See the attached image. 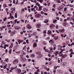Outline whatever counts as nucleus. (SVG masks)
Masks as SVG:
<instances>
[{"label":"nucleus","instance_id":"dca6fc26","mask_svg":"<svg viewBox=\"0 0 74 74\" xmlns=\"http://www.w3.org/2000/svg\"><path fill=\"white\" fill-rule=\"evenodd\" d=\"M55 40H57L59 38V37L58 36H55L54 37Z\"/></svg>","mask_w":74,"mask_h":74},{"label":"nucleus","instance_id":"5701e85b","mask_svg":"<svg viewBox=\"0 0 74 74\" xmlns=\"http://www.w3.org/2000/svg\"><path fill=\"white\" fill-rule=\"evenodd\" d=\"M18 42H23V40H21V39H18Z\"/></svg>","mask_w":74,"mask_h":74},{"label":"nucleus","instance_id":"9d476101","mask_svg":"<svg viewBox=\"0 0 74 74\" xmlns=\"http://www.w3.org/2000/svg\"><path fill=\"white\" fill-rule=\"evenodd\" d=\"M73 54L74 55V52H71V53L69 54V55L70 56V58H72L73 57Z\"/></svg>","mask_w":74,"mask_h":74},{"label":"nucleus","instance_id":"e433bc0d","mask_svg":"<svg viewBox=\"0 0 74 74\" xmlns=\"http://www.w3.org/2000/svg\"><path fill=\"white\" fill-rule=\"evenodd\" d=\"M11 52H12V50L11 49H10L9 51V53L10 54L11 53Z\"/></svg>","mask_w":74,"mask_h":74},{"label":"nucleus","instance_id":"7ed1b4c3","mask_svg":"<svg viewBox=\"0 0 74 74\" xmlns=\"http://www.w3.org/2000/svg\"><path fill=\"white\" fill-rule=\"evenodd\" d=\"M18 60H17V59H16L14 61L13 64H17L18 63Z\"/></svg>","mask_w":74,"mask_h":74},{"label":"nucleus","instance_id":"ddd939ff","mask_svg":"<svg viewBox=\"0 0 74 74\" xmlns=\"http://www.w3.org/2000/svg\"><path fill=\"white\" fill-rule=\"evenodd\" d=\"M14 45V43H11V45L9 47V48L10 49H11L13 47V45Z\"/></svg>","mask_w":74,"mask_h":74},{"label":"nucleus","instance_id":"4d7b16f0","mask_svg":"<svg viewBox=\"0 0 74 74\" xmlns=\"http://www.w3.org/2000/svg\"><path fill=\"white\" fill-rule=\"evenodd\" d=\"M17 19L14 20V22H15V24L16 23V22H17Z\"/></svg>","mask_w":74,"mask_h":74},{"label":"nucleus","instance_id":"680f3d73","mask_svg":"<svg viewBox=\"0 0 74 74\" xmlns=\"http://www.w3.org/2000/svg\"><path fill=\"white\" fill-rule=\"evenodd\" d=\"M8 32L9 33H10L11 32V30H10L9 31H8Z\"/></svg>","mask_w":74,"mask_h":74},{"label":"nucleus","instance_id":"cd10ccee","mask_svg":"<svg viewBox=\"0 0 74 74\" xmlns=\"http://www.w3.org/2000/svg\"><path fill=\"white\" fill-rule=\"evenodd\" d=\"M7 64H5L3 67V68L4 69H5L6 68H7Z\"/></svg>","mask_w":74,"mask_h":74},{"label":"nucleus","instance_id":"bb28decb","mask_svg":"<svg viewBox=\"0 0 74 74\" xmlns=\"http://www.w3.org/2000/svg\"><path fill=\"white\" fill-rule=\"evenodd\" d=\"M18 73H21V70L18 69L17 70Z\"/></svg>","mask_w":74,"mask_h":74},{"label":"nucleus","instance_id":"f8f14e48","mask_svg":"<svg viewBox=\"0 0 74 74\" xmlns=\"http://www.w3.org/2000/svg\"><path fill=\"white\" fill-rule=\"evenodd\" d=\"M49 43H51V44H53V43L54 42V41L53 40H50L49 41Z\"/></svg>","mask_w":74,"mask_h":74},{"label":"nucleus","instance_id":"6ab92c4d","mask_svg":"<svg viewBox=\"0 0 74 74\" xmlns=\"http://www.w3.org/2000/svg\"><path fill=\"white\" fill-rule=\"evenodd\" d=\"M37 47V43L36 42L34 43L33 46V48Z\"/></svg>","mask_w":74,"mask_h":74},{"label":"nucleus","instance_id":"58836bf2","mask_svg":"<svg viewBox=\"0 0 74 74\" xmlns=\"http://www.w3.org/2000/svg\"><path fill=\"white\" fill-rule=\"evenodd\" d=\"M26 42L27 43V44H29V40L27 39L26 40Z\"/></svg>","mask_w":74,"mask_h":74},{"label":"nucleus","instance_id":"09e8293b","mask_svg":"<svg viewBox=\"0 0 74 74\" xmlns=\"http://www.w3.org/2000/svg\"><path fill=\"white\" fill-rule=\"evenodd\" d=\"M55 14L57 16H58L59 15V14L58 13L56 12L55 13Z\"/></svg>","mask_w":74,"mask_h":74},{"label":"nucleus","instance_id":"aec40b11","mask_svg":"<svg viewBox=\"0 0 74 74\" xmlns=\"http://www.w3.org/2000/svg\"><path fill=\"white\" fill-rule=\"evenodd\" d=\"M6 27H7L6 26H3L2 27H1V30H3V29H4V28H5Z\"/></svg>","mask_w":74,"mask_h":74},{"label":"nucleus","instance_id":"0e129e2a","mask_svg":"<svg viewBox=\"0 0 74 74\" xmlns=\"http://www.w3.org/2000/svg\"><path fill=\"white\" fill-rule=\"evenodd\" d=\"M67 19H64V22H67Z\"/></svg>","mask_w":74,"mask_h":74},{"label":"nucleus","instance_id":"9b49d317","mask_svg":"<svg viewBox=\"0 0 74 74\" xmlns=\"http://www.w3.org/2000/svg\"><path fill=\"white\" fill-rule=\"evenodd\" d=\"M49 22V20L48 19H46L45 21H43L44 23H48Z\"/></svg>","mask_w":74,"mask_h":74},{"label":"nucleus","instance_id":"20e7f679","mask_svg":"<svg viewBox=\"0 0 74 74\" xmlns=\"http://www.w3.org/2000/svg\"><path fill=\"white\" fill-rule=\"evenodd\" d=\"M50 27L51 28V29H53L55 27V25L52 24L50 25Z\"/></svg>","mask_w":74,"mask_h":74},{"label":"nucleus","instance_id":"69168bd1","mask_svg":"<svg viewBox=\"0 0 74 74\" xmlns=\"http://www.w3.org/2000/svg\"><path fill=\"white\" fill-rule=\"evenodd\" d=\"M34 74H38V73L37 72H35L34 73Z\"/></svg>","mask_w":74,"mask_h":74},{"label":"nucleus","instance_id":"864d4df0","mask_svg":"<svg viewBox=\"0 0 74 74\" xmlns=\"http://www.w3.org/2000/svg\"><path fill=\"white\" fill-rule=\"evenodd\" d=\"M66 10H67V8H65L64 9V11H66Z\"/></svg>","mask_w":74,"mask_h":74},{"label":"nucleus","instance_id":"ea45409f","mask_svg":"<svg viewBox=\"0 0 74 74\" xmlns=\"http://www.w3.org/2000/svg\"><path fill=\"white\" fill-rule=\"evenodd\" d=\"M34 68H35V69H37V70H38V69H39V67H37L36 66H34Z\"/></svg>","mask_w":74,"mask_h":74},{"label":"nucleus","instance_id":"49530a36","mask_svg":"<svg viewBox=\"0 0 74 74\" xmlns=\"http://www.w3.org/2000/svg\"><path fill=\"white\" fill-rule=\"evenodd\" d=\"M55 7H56V5L54 4L53 6V8H55Z\"/></svg>","mask_w":74,"mask_h":74},{"label":"nucleus","instance_id":"0eeeda50","mask_svg":"<svg viewBox=\"0 0 74 74\" xmlns=\"http://www.w3.org/2000/svg\"><path fill=\"white\" fill-rule=\"evenodd\" d=\"M42 6H39V9L37 10L38 11H40L42 10Z\"/></svg>","mask_w":74,"mask_h":74},{"label":"nucleus","instance_id":"e2e57ef3","mask_svg":"<svg viewBox=\"0 0 74 74\" xmlns=\"http://www.w3.org/2000/svg\"><path fill=\"white\" fill-rule=\"evenodd\" d=\"M40 3H42L43 2V0H40Z\"/></svg>","mask_w":74,"mask_h":74},{"label":"nucleus","instance_id":"a878e982","mask_svg":"<svg viewBox=\"0 0 74 74\" xmlns=\"http://www.w3.org/2000/svg\"><path fill=\"white\" fill-rule=\"evenodd\" d=\"M37 34V32H34L33 33V35L34 36H36Z\"/></svg>","mask_w":74,"mask_h":74},{"label":"nucleus","instance_id":"b1692460","mask_svg":"<svg viewBox=\"0 0 74 74\" xmlns=\"http://www.w3.org/2000/svg\"><path fill=\"white\" fill-rule=\"evenodd\" d=\"M15 31H14L12 32L11 34L12 35V36H13L14 34H15Z\"/></svg>","mask_w":74,"mask_h":74},{"label":"nucleus","instance_id":"de8ad7c7","mask_svg":"<svg viewBox=\"0 0 74 74\" xmlns=\"http://www.w3.org/2000/svg\"><path fill=\"white\" fill-rule=\"evenodd\" d=\"M69 52H73V49H71L70 50H69Z\"/></svg>","mask_w":74,"mask_h":74},{"label":"nucleus","instance_id":"f03ea898","mask_svg":"<svg viewBox=\"0 0 74 74\" xmlns=\"http://www.w3.org/2000/svg\"><path fill=\"white\" fill-rule=\"evenodd\" d=\"M26 60H27L25 57H21L20 59V61H21L23 63H24Z\"/></svg>","mask_w":74,"mask_h":74},{"label":"nucleus","instance_id":"5fc2aeb1","mask_svg":"<svg viewBox=\"0 0 74 74\" xmlns=\"http://www.w3.org/2000/svg\"><path fill=\"white\" fill-rule=\"evenodd\" d=\"M7 27H11V25H7Z\"/></svg>","mask_w":74,"mask_h":74},{"label":"nucleus","instance_id":"bf43d9fd","mask_svg":"<svg viewBox=\"0 0 74 74\" xmlns=\"http://www.w3.org/2000/svg\"><path fill=\"white\" fill-rule=\"evenodd\" d=\"M37 31H38L39 32H40L41 31V30L39 29H37Z\"/></svg>","mask_w":74,"mask_h":74},{"label":"nucleus","instance_id":"37998d69","mask_svg":"<svg viewBox=\"0 0 74 74\" xmlns=\"http://www.w3.org/2000/svg\"><path fill=\"white\" fill-rule=\"evenodd\" d=\"M49 39H50V38H49V37H48L46 38V40H49Z\"/></svg>","mask_w":74,"mask_h":74},{"label":"nucleus","instance_id":"c85d7f7f","mask_svg":"<svg viewBox=\"0 0 74 74\" xmlns=\"http://www.w3.org/2000/svg\"><path fill=\"white\" fill-rule=\"evenodd\" d=\"M60 67V66H56L54 67V70H56L57 67Z\"/></svg>","mask_w":74,"mask_h":74},{"label":"nucleus","instance_id":"774afa93","mask_svg":"<svg viewBox=\"0 0 74 74\" xmlns=\"http://www.w3.org/2000/svg\"><path fill=\"white\" fill-rule=\"evenodd\" d=\"M74 0H72L71 2V3H73V2H74Z\"/></svg>","mask_w":74,"mask_h":74},{"label":"nucleus","instance_id":"c9c22d12","mask_svg":"<svg viewBox=\"0 0 74 74\" xmlns=\"http://www.w3.org/2000/svg\"><path fill=\"white\" fill-rule=\"evenodd\" d=\"M31 57H33V58H34V57L35 56V55L34 54H31Z\"/></svg>","mask_w":74,"mask_h":74},{"label":"nucleus","instance_id":"c03bdc74","mask_svg":"<svg viewBox=\"0 0 74 74\" xmlns=\"http://www.w3.org/2000/svg\"><path fill=\"white\" fill-rule=\"evenodd\" d=\"M10 17L11 19H14V16H11Z\"/></svg>","mask_w":74,"mask_h":74},{"label":"nucleus","instance_id":"4c0bfd02","mask_svg":"<svg viewBox=\"0 0 74 74\" xmlns=\"http://www.w3.org/2000/svg\"><path fill=\"white\" fill-rule=\"evenodd\" d=\"M57 20H53V23H56V22H57Z\"/></svg>","mask_w":74,"mask_h":74},{"label":"nucleus","instance_id":"f257e3e1","mask_svg":"<svg viewBox=\"0 0 74 74\" xmlns=\"http://www.w3.org/2000/svg\"><path fill=\"white\" fill-rule=\"evenodd\" d=\"M36 54L37 55H38L36 57V58H37V59H40V58H41V57H42V56H43V55L41 54V52H37L36 53Z\"/></svg>","mask_w":74,"mask_h":74},{"label":"nucleus","instance_id":"a211bd4d","mask_svg":"<svg viewBox=\"0 0 74 74\" xmlns=\"http://www.w3.org/2000/svg\"><path fill=\"white\" fill-rule=\"evenodd\" d=\"M58 47L59 49H60V50L61 51V49H62V46L59 45L58 46Z\"/></svg>","mask_w":74,"mask_h":74},{"label":"nucleus","instance_id":"72a5a7b5","mask_svg":"<svg viewBox=\"0 0 74 74\" xmlns=\"http://www.w3.org/2000/svg\"><path fill=\"white\" fill-rule=\"evenodd\" d=\"M7 5L6 4H4L3 5V7L4 8H5V7H7Z\"/></svg>","mask_w":74,"mask_h":74},{"label":"nucleus","instance_id":"13d9d810","mask_svg":"<svg viewBox=\"0 0 74 74\" xmlns=\"http://www.w3.org/2000/svg\"><path fill=\"white\" fill-rule=\"evenodd\" d=\"M44 15H46V16L48 15V14L47 13H44Z\"/></svg>","mask_w":74,"mask_h":74},{"label":"nucleus","instance_id":"a18cd8bd","mask_svg":"<svg viewBox=\"0 0 74 74\" xmlns=\"http://www.w3.org/2000/svg\"><path fill=\"white\" fill-rule=\"evenodd\" d=\"M4 46H5L6 47H9V45H8L5 44L4 45Z\"/></svg>","mask_w":74,"mask_h":74},{"label":"nucleus","instance_id":"603ef678","mask_svg":"<svg viewBox=\"0 0 74 74\" xmlns=\"http://www.w3.org/2000/svg\"><path fill=\"white\" fill-rule=\"evenodd\" d=\"M43 33H44V34H46V33H47V32H46V30H45L43 31Z\"/></svg>","mask_w":74,"mask_h":74},{"label":"nucleus","instance_id":"f3484780","mask_svg":"<svg viewBox=\"0 0 74 74\" xmlns=\"http://www.w3.org/2000/svg\"><path fill=\"white\" fill-rule=\"evenodd\" d=\"M43 11L45 12H47V11H48V9L47 8H43Z\"/></svg>","mask_w":74,"mask_h":74},{"label":"nucleus","instance_id":"393cba45","mask_svg":"<svg viewBox=\"0 0 74 74\" xmlns=\"http://www.w3.org/2000/svg\"><path fill=\"white\" fill-rule=\"evenodd\" d=\"M6 62H8V61H9V60L8 58H6L5 60H4Z\"/></svg>","mask_w":74,"mask_h":74},{"label":"nucleus","instance_id":"052dcab7","mask_svg":"<svg viewBox=\"0 0 74 74\" xmlns=\"http://www.w3.org/2000/svg\"><path fill=\"white\" fill-rule=\"evenodd\" d=\"M70 17H67V21H68V20H70Z\"/></svg>","mask_w":74,"mask_h":74},{"label":"nucleus","instance_id":"7c9ffc66","mask_svg":"<svg viewBox=\"0 0 74 74\" xmlns=\"http://www.w3.org/2000/svg\"><path fill=\"white\" fill-rule=\"evenodd\" d=\"M15 18H18V16L17 15V13H15L14 16Z\"/></svg>","mask_w":74,"mask_h":74},{"label":"nucleus","instance_id":"1a4fd4ad","mask_svg":"<svg viewBox=\"0 0 74 74\" xmlns=\"http://www.w3.org/2000/svg\"><path fill=\"white\" fill-rule=\"evenodd\" d=\"M20 29H21V27H19L17 26H15V29L16 30H19Z\"/></svg>","mask_w":74,"mask_h":74},{"label":"nucleus","instance_id":"f704fd0d","mask_svg":"<svg viewBox=\"0 0 74 74\" xmlns=\"http://www.w3.org/2000/svg\"><path fill=\"white\" fill-rule=\"evenodd\" d=\"M7 19V18L5 17V18L3 19V21H5Z\"/></svg>","mask_w":74,"mask_h":74},{"label":"nucleus","instance_id":"4be33fe9","mask_svg":"<svg viewBox=\"0 0 74 74\" xmlns=\"http://www.w3.org/2000/svg\"><path fill=\"white\" fill-rule=\"evenodd\" d=\"M63 9V7H59V10H62Z\"/></svg>","mask_w":74,"mask_h":74},{"label":"nucleus","instance_id":"79ce46f5","mask_svg":"<svg viewBox=\"0 0 74 74\" xmlns=\"http://www.w3.org/2000/svg\"><path fill=\"white\" fill-rule=\"evenodd\" d=\"M42 43L44 45H46V44H47V43L45 42V41L43 42Z\"/></svg>","mask_w":74,"mask_h":74},{"label":"nucleus","instance_id":"8fccbe9b","mask_svg":"<svg viewBox=\"0 0 74 74\" xmlns=\"http://www.w3.org/2000/svg\"><path fill=\"white\" fill-rule=\"evenodd\" d=\"M57 1L58 3H61V1H60V0H57Z\"/></svg>","mask_w":74,"mask_h":74},{"label":"nucleus","instance_id":"473e14b6","mask_svg":"<svg viewBox=\"0 0 74 74\" xmlns=\"http://www.w3.org/2000/svg\"><path fill=\"white\" fill-rule=\"evenodd\" d=\"M35 10V8H31V11H34V10Z\"/></svg>","mask_w":74,"mask_h":74},{"label":"nucleus","instance_id":"338daca9","mask_svg":"<svg viewBox=\"0 0 74 74\" xmlns=\"http://www.w3.org/2000/svg\"><path fill=\"white\" fill-rule=\"evenodd\" d=\"M41 14H44V12H43L42 11H41Z\"/></svg>","mask_w":74,"mask_h":74},{"label":"nucleus","instance_id":"39448f33","mask_svg":"<svg viewBox=\"0 0 74 74\" xmlns=\"http://www.w3.org/2000/svg\"><path fill=\"white\" fill-rule=\"evenodd\" d=\"M26 27L27 28V29H30L32 28V26H31L29 24L27 25Z\"/></svg>","mask_w":74,"mask_h":74},{"label":"nucleus","instance_id":"3c124183","mask_svg":"<svg viewBox=\"0 0 74 74\" xmlns=\"http://www.w3.org/2000/svg\"><path fill=\"white\" fill-rule=\"evenodd\" d=\"M2 44H5V42H4L3 41H2Z\"/></svg>","mask_w":74,"mask_h":74},{"label":"nucleus","instance_id":"2eb2a0df","mask_svg":"<svg viewBox=\"0 0 74 74\" xmlns=\"http://www.w3.org/2000/svg\"><path fill=\"white\" fill-rule=\"evenodd\" d=\"M47 33L48 34H49V35H51V34L52 33V31H51V30H49L48 31Z\"/></svg>","mask_w":74,"mask_h":74},{"label":"nucleus","instance_id":"a19ab883","mask_svg":"<svg viewBox=\"0 0 74 74\" xmlns=\"http://www.w3.org/2000/svg\"><path fill=\"white\" fill-rule=\"evenodd\" d=\"M61 51H65V49L64 48L63 49H61Z\"/></svg>","mask_w":74,"mask_h":74},{"label":"nucleus","instance_id":"6e6552de","mask_svg":"<svg viewBox=\"0 0 74 74\" xmlns=\"http://www.w3.org/2000/svg\"><path fill=\"white\" fill-rule=\"evenodd\" d=\"M41 16V14H37L35 15L36 18H40Z\"/></svg>","mask_w":74,"mask_h":74},{"label":"nucleus","instance_id":"2f4dec72","mask_svg":"<svg viewBox=\"0 0 74 74\" xmlns=\"http://www.w3.org/2000/svg\"><path fill=\"white\" fill-rule=\"evenodd\" d=\"M36 5H38V6H40V4L38 3V2H37L36 3Z\"/></svg>","mask_w":74,"mask_h":74},{"label":"nucleus","instance_id":"412c9836","mask_svg":"<svg viewBox=\"0 0 74 74\" xmlns=\"http://www.w3.org/2000/svg\"><path fill=\"white\" fill-rule=\"evenodd\" d=\"M36 27L38 28H40V27H41V25L40 24H37L36 25Z\"/></svg>","mask_w":74,"mask_h":74},{"label":"nucleus","instance_id":"423d86ee","mask_svg":"<svg viewBox=\"0 0 74 74\" xmlns=\"http://www.w3.org/2000/svg\"><path fill=\"white\" fill-rule=\"evenodd\" d=\"M61 56L63 59H64L67 56V55L66 54H64L63 55V54H62L61 55Z\"/></svg>","mask_w":74,"mask_h":74},{"label":"nucleus","instance_id":"4468645a","mask_svg":"<svg viewBox=\"0 0 74 74\" xmlns=\"http://www.w3.org/2000/svg\"><path fill=\"white\" fill-rule=\"evenodd\" d=\"M59 32L60 33H63V32H64V29H62L61 30H59Z\"/></svg>","mask_w":74,"mask_h":74},{"label":"nucleus","instance_id":"6e6d98bb","mask_svg":"<svg viewBox=\"0 0 74 74\" xmlns=\"http://www.w3.org/2000/svg\"><path fill=\"white\" fill-rule=\"evenodd\" d=\"M37 73H40V69H38L36 71Z\"/></svg>","mask_w":74,"mask_h":74},{"label":"nucleus","instance_id":"c756f323","mask_svg":"<svg viewBox=\"0 0 74 74\" xmlns=\"http://www.w3.org/2000/svg\"><path fill=\"white\" fill-rule=\"evenodd\" d=\"M17 68V66H16L14 68H11V69L12 70H13L14 69H16Z\"/></svg>","mask_w":74,"mask_h":74}]
</instances>
